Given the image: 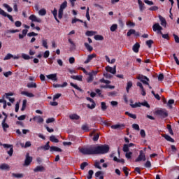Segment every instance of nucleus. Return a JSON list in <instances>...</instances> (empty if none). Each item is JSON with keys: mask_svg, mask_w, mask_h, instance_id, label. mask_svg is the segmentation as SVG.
Wrapping results in <instances>:
<instances>
[{"mask_svg": "<svg viewBox=\"0 0 179 179\" xmlns=\"http://www.w3.org/2000/svg\"><path fill=\"white\" fill-rule=\"evenodd\" d=\"M80 153L83 155H104L108 153L110 147L108 145H91L88 148H79Z\"/></svg>", "mask_w": 179, "mask_h": 179, "instance_id": "nucleus-1", "label": "nucleus"}, {"mask_svg": "<svg viewBox=\"0 0 179 179\" xmlns=\"http://www.w3.org/2000/svg\"><path fill=\"white\" fill-rule=\"evenodd\" d=\"M68 7V1H64L59 6V11H58V17L59 19H62L64 16V10L66 9Z\"/></svg>", "mask_w": 179, "mask_h": 179, "instance_id": "nucleus-2", "label": "nucleus"}, {"mask_svg": "<svg viewBox=\"0 0 179 179\" xmlns=\"http://www.w3.org/2000/svg\"><path fill=\"white\" fill-rule=\"evenodd\" d=\"M155 114L157 115H159L162 118H166L169 115V113H167V110H166L164 109L157 110L155 111Z\"/></svg>", "mask_w": 179, "mask_h": 179, "instance_id": "nucleus-3", "label": "nucleus"}, {"mask_svg": "<svg viewBox=\"0 0 179 179\" xmlns=\"http://www.w3.org/2000/svg\"><path fill=\"white\" fill-rule=\"evenodd\" d=\"M146 160V155L143 152V150L140 151V154L138 157L135 159V162L138 163V162H145Z\"/></svg>", "mask_w": 179, "mask_h": 179, "instance_id": "nucleus-4", "label": "nucleus"}, {"mask_svg": "<svg viewBox=\"0 0 179 179\" xmlns=\"http://www.w3.org/2000/svg\"><path fill=\"white\" fill-rule=\"evenodd\" d=\"M152 30H153V31H157L158 34H162V30H163V27H162V26H160L159 23H155L152 26Z\"/></svg>", "mask_w": 179, "mask_h": 179, "instance_id": "nucleus-5", "label": "nucleus"}, {"mask_svg": "<svg viewBox=\"0 0 179 179\" xmlns=\"http://www.w3.org/2000/svg\"><path fill=\"white\" fill-rule=\"evenodd\" d=\"M2 145L5 149H10V150L7 151L9 156H12V155H13V145L9 144H3Z\"/></svg>", "mask_w": 179, "mask_h": 179, "instance_id": "nucleus-6", "label": "nucleus"}, {"mask_svg": "<svg viewBox=\"0 0 179 179\" xmlns=\"http://www.w3.org/2000/svg\"><path fill=\"white\" fill-rule=\"evenodd\" d=\"M29 20H31L32 22H35L36 23H41L42 22L41 18H38L37 16L33 14L29 17Z\"/></svg>", "mask_w": 179, "mask_h": 179, "instance_id": "nucleus-7", "label": "nucleus"}, {"mask_svg": "<svg viewBox=\"0 0 179 179\" xmlns=\"http://www.w3.org/2000/svg\"><path fill=\"white\" fill-rule=\"evenodd\" d=\"M137 79H138L139 80H141V82H143V83L144 85H149V78H148L146 76H138L137 77Z\"/></svg>", "mask_w": 179, "mask_h": 179, "instance_id": "nucleus-8", "label": "nucleus"}, {"mask_svg": "<svg viewBox=\"0 0 179 179\" xmlns=\"http://www.w3.org/2000/svg\"><path fill=\"white\" fill-rule=\"evenodd\" d=\"M116 68L117 66H114V67H111V66H107L106 67V71L107 72H110V73H113V75H115L116 72H117V70H116Z\"/></svg>", "mask_w": 179, "mask_h": 179, "instance_id": "nucleus-9", "label": "nucleus"}, {"mask_svg": "<svg viewBox=\"0 0 179 179\" xmlns=\"http://www.w3.org/2000/svg\"><path fill=\"white\" fill-rule=\"evenodd\" d=\"M31 162H33V157H30L29 153H27L26 155V159L24 161V166H29V164H30V163H31Z\"/></svg>", "mask_w": 179, "mask_h": 179, "instance_id": "nucleus-10", "label": "nucleus"}, {"mask_svg": "<svg viewBox=\"0 0 179 179\" xmlns=\"http://www.w3.org/2000/svg\"><path fill=\"white\" fill-rule=\"evenodd\" d=\"M96 75H97V71H92L88 73V76H89L87 78L88 83H90V82H93V79H94L93 76H96Z\"/></svg>", "mask_w": 179, "mask_h": 179, "instance_id": "nucleus-11", "label": "nucleus"}, {"mask_svg": "<svg viewBox=\"0 0 179 179\" xmlns=\"http://www.w3.org/2000/svg\"><path fill=\"white\" fill-rule=\"evenodd\" d=\"M132 34H134L136 37H139V32H136L135 29H129V31L127 34V37H129L132 36Z\"/></svg>", "mask_w": 179, "mask_h": 179, "instance_id": "nucleus-12", "label": "nucleus"}, {"mask_svg": "<svg viewBox=\"0 0 179 179\" xmlns=\"http://www.w3.org/2000/svg\"><path fill=\"white\" fill-rule=\"evenodd\" d=\"M34 121L38 122V124H43L44 122V119L41 116H35L33 117Z\"/></svg>", "mask_w": 179, "mask_h": 179, "instance_id": "nucleus-13", "label": "nucleus"}, {"mask_svg": "<svg viewBox=\"0 0 179 179\" xmlns=\"http://www.w3.org/2000/svg\"><path fill=\"white\" fill-rule=\"evenodd\" d=\"M96 57H97V55H96V53L88 55L87 60L84 63L89 64V62H90V61H92L93 58H96Z\"/></svg>", "mask_w": 179, "mask_h": 179, "instance_id": "nucleus-14", "label": "nucleus"}, {"mask_svg": "<svg viewBox=\"0 0 179 179\" xmlns=\"http://www.w3.org/2000/svg\"><path fill=\"white\" fill-rule=\"evenodd\" d=\"M46 78H48V79H50V80H53V82H57L58 79L57 78V73L48 75L46 76Z\"/></svg>", "mask_w": 179, "mask_h": 179, "instance_id": "nucleus-15", "label": "nucleus"}, {"mask_svg": "<svg viewBox=\"0 0 179 179\" xmlns=\"http://www.w3.org/2000/svg\"><path fill=\"white\" fill-rule=\"evenodd\" d=\"M159 19L161 22V25L164 26V27H166L167 26V22H166V19L163 17L162 15H159Z\"/></svg>", "mask_w": 179, "mask_h": 179, "instance_id": "nucleus-16", "label": "nucleus"}, {"mask_svg": "<svg viewBox=\"0 0 179 179\" xmlns=\"http://www.w3.org/2000/svg\"><path fill=\"white\" fill-rule=\"evenodd\" d=\"M125 127L124 124H115L112 125L110 128L112 129H122Z\"/></svg>", "mask_w": 179, "mask_h": 179, "instance_id": "nucleus-17", "label": "nucleus"}, {"mask_svg": "<svg viewBox=\"0 0 179 179\" xmlns=\"http://www.w3.org/2000/svg\"><path fill=\"white\" fill-rule=\"evenodd\" d=\"M45 169L43 166H37L34 169V173H38V171H44Z\"/></svg>", "mask_w": 179, "mask_h": 179, "instance_id": "nucleus-18", "label": "nucleus"}, {"mask_svg": "<svg viewBox=\"0 0 179 179\" xmlns=\"http://www.w3.org/2000/svg\"><path fill=\"white\" fill-rule=\"evenodd\" d=\"M21 94H22L23 96H27V97H34V94L33 93L26 91L21 92Z\"/></svg>", "mask_w": 179, "mask_h": 179, "instance_id": "nucleus-19", "label": "nucleus"}, {"mask_svg": "<svg viewBox=\"0 0 179 179\" xmlns=\"http://www.w3.org/2000/svg\"><path fill=\"white\" fill-rule=\"evenodd\" d=\"M162 136H163V138H164L166 141H168V142L174 143V139H173V138H171V136H170L167 134H162Z\"/></svg>", "mask_w": 179, "mask_h": 179, "instance_id": "nucleus-20", "label": "nucleus"}, {"mask_svg": "<svg viewBox=\"0 0 179 179\" xmlns=\"http://www.w3.org/2000/svg\"><path fill=\"white\" fill-rule=\"evenodd\" d=\"M68 41L71 44V50H76V45L75 44L73 41H72V39L71 38H69Z\"/></svg>", "mask_w": 179, "mask_h": 179, "instance_id": "nucleus-21", "label": "nucleus"}, {"mask_svg": "<svg viewBox=\"0 0 179 179\" xmlns=\"http://www.w3.org/2000/svg\"><path fill=\"white\" fill-rule=\"evenodd\" d=\"M69 117L70 120H78L80 118V116H79L75 113L69 115Z\"/></svg>", "mask_w": 179, "mask_h": 179, "instance_id": "nucleus-22", "label": "nucleus"}, {"mask_svg": "<svg viewBox=\"0 0 179 179\" xmlns=\"http://www.w3.org/2000/svg\"><path fill=\"white\" fill-rule=\"evenodd\" d=\"M50 152H62V150L58 147L52 146L50 148Z\"/></svg>", "mask_w": 179, "mask_h": 179, "instance_id": "nucleus-23", "label": "nucleus"}, {"mask_svg": "<svg viewBox=\"0 0 179 179\" xmlns=\"http://www.w3.org/2000/svg\"><path fill=\"white\" fill-rule=\"evenodd\" d=\"M71 78L74 80H79L80 82H82V79H83V76H71Z\"/></svg>", "mask_w": 179, "mask_h": 179, "instance_id": "nucleus-24", "label": "nucleus"}, {"mask_svg": "<svg viewBox=\"0 0 179 179\" xmlns=\"http://www.w3.org/2000/svg\"><path fill=\"white\" fill-rule=\"evenodd\" d=\"M141 47V45H139V43H136V44L134 45L133 46V51L134 52H139V48Z\"/></svg>", "mask_w": 179, "mask_h": 179, "instance_id": "nucleus-25", "label": "nucleus"}, {"mask_svg": "<svg viewBox=\"0 0 179 179\" xmlns=\"http://www.w3.org/2000/svg\"><path fill=\"white\" fill-rule=\"evenodd\" d=\"M50 148H51V147L50 146V141H48V142L46 143L45 145H43V146H41V148H38V150L39 149H43V150H48L50 149Z\"/></svg>", "mask_w": 179, "mask_h": 179, "instance_id": "nucleus-26", "label": "nucleus"}, {"mask_svg": "<svg viewBox=\"0 0 179 179\" xmlns=\"http://www.w3.org/2000/svg\"><path fill=\"white\" fill-rule=\"evenodd\" d=\"M52 15L55 19V20L59 23V19L57 17V15H58V10H57V8H54L53 11H52Z\"/></svg>", "mask_w": 179, "mask_h": 179, "instance_id": "nucleus-27", "label": "nucleus"}, {"mask_svg": "<svg viewBox=\"0 0 179 179\" xmlns=\"http://www.w3.org/2000/svg\"><path fill=\"white\" fill-rule=\"evenodd\" d=\"M10 167L7 164H2L0 165L1 170H9Z\"/></svg>", "mask_w": 179, "mask_h": 179, "instance_id": "nucleus-28", "label": "nucleus"}, {"mask_svg": "<svg viewBox=\"0 0 179 179\" xmlns=\"http://www.w3.org/2000/svg\"><path fill=\"white\" fill-rule=\"evenodd\" d=\"M138 3L139 5V9L142 12V10L145 9V3H143L141 0H138Z\"/></svg>", "mask_w": 179, "mask_h": 179, "instance_id": "nucleus-29", "label": "nucleus"}, {"mask_svg": "<svg viewBox=\"0 0 179 179\" xmlns=\"http://www.w3.org/2000/svg\"><path fill=\"white\" fill-rule=\"evenodd\" d=\"M38 15L40 16H45V15H47V10H45V8H42L38 11Z\"/></svg>", "mask_w": 179, "mask_h": 179, "instance_id": "nucleus-30", "label": "nucleus"}, {"mask_svg": "<svg viewBox=\"0 0 179 179\" xmlns=\"http://www.w3.org/2000/svg\"><path fill=\"white\" fill-rule=\"evenodd\" d=\"M130 106L131 108H136L138 107H141V102H136L135 103H132V101H131Z\"/></svg>", "mask_w": 179, "mask_h": 179, "instance_id": "nucleus-31", "label": "nucleus"}, {"mask_svg": "<svg viewBox=\"0 0 179 179\" xmlns=\"http://www.w3.org/2000/svg\"><path fill=\"white\" fill-rule=\"evenodd\" d=\"M114 162H117V163H122V164H124L125 163V160L124 159H118L117 157H113Z\"/></svg>", "mask_w": 179, "mask_h": 179, "instance_id": "nucleus-32", "label": "nucleus"}, {"mask_svg": "<svg viewBox=\"0 0 179 179\" xmlns=\"http://www.w3.org/2000/svg\"><path fill=\"white\" fill-rule=\"evenodd\" d=\"M27 106V100L24 99L22 101V108H21V111H24V110H26Z\"/></svg>", "mask_w": 179, "mask_h": 179, "instance_id": "nucleus-33", "label": "nucleus"}, {"mask_svg": "<svg viewBox=\"0 0 179 179\" xmlns=\"http://www.w3.org/2000/svg\"><path fill=\"white\" fill-rule=\"evenodd\" d=\"M101 89H115V87L113 85H100Z\"/></svg>", "mask_w": 179, "mask_h": 179, "instance_id": "nucleus-34", "label": "nucleus"}, {"mask_svg": "<svg viewBox=\"0 0 179 179\" xmlns=\"http://www.w3.org/2000/svg\"><path fill=\"white\" fill-rule=\"evenodd\" d=\"M50 142H54L55 143H58L59 142V140L58 138H56L55 136H51L50 137Z\"/></svg>", "mask_w": 179, "mask_h": 179, "instance_id": "nucleus-35", "label": "nucleus"}, {"mask_svg": "<svg viewBox=\"0 0 179 179\" xmlns=\"http://www.w3.org/2000/svg\"><path fill=\"white\" fill-rule=\"evenodd\" d=\"M94 40L101 41L104 40V37L103 36H101V35H95L94 36Z\"/></svg>", "mask_w": 179, "mask_h": 179, "instance_id": "nucleus-36", "label": "nucleus"}, {"mask_svg": "<svg viewBox=\"0 0 179 179\" xmlns=\"http://www.w3.org/2000/svg\"><path fill=\"white\" fill-rule=\"evenodd\" d=\"M12 176L15 178H23L24 177L23 173H13Z\"/></svg>", "mask_w": 179, "mask_h": 179, "instance_id": "nucleus-37", "label": "nucleus"}, {"mask_svg": "<svg viewBox=\"0 0 179 179\" xmlns=\"http://www.w3.org/2000/svg\"><path fill=\"white\" fill-rule=\"evenodd\" d=\"M3 6L4 8H6V9H7L8 12H12V10H13V8H12V7H10V6H9L6 3H3Z\"/></svg>", "mask_w": 179, "mask_h": 179, "instance_id": "nucleus-38", "label": "nucleus"}, {"mask_svg": "<svg viewBox=\"0 0 179 179\" xmlns=\"http://www.w3.org/2000/svg\"><path fill=\"white\" fill-rule=\"evenodd\" d=\"M132 82L131 81H129L127 84V87H126V90L127 92V93H129V89L132 87Z\"/></svg>", "mask_w": 179, "mask_h": 179, "instance_id": "nucleus-39", "label": "nucleus"}, {"mask_svg": "<svg viewBox=\"0 0 179 179\" xmlns=\"http://www.w3.org/2000/svg\"><path fill=\"white\" fill-rule=\"evenodd\" d=\"M94 34H97V32L94 31H87L86 32V36H94Z\"/></svg>", "mask_w": 179, "mask_h": 179, "instance_id": "nucleus-40", "label": "nucleus"}, {"mask_svg": "<svg viewBox=\"0 0 179 179\" xmlns=\"http://www.w3.org/2000/svg\"><path fill=\"white\" fill-rule=\"evenodd\" d=\"M42 45H43V47L46 48V50H48V43H47V39H43L42 40Z\"/></svg>", "mask_w": 179, "mask_h": 179, "instance_id": "nucleus-41", "label": "nucleus"}, {"mask_svg": "<svg viewBox=\"0 0 179 179\" xmlns=\"http://www.w3.org/2000/svg\"><path fill=\"white\" fill-rule=\"evenodd\" d=\"M122 150H123V152H124L126 153L129 152V145H128L127 144H124L123 145Z\"/></svg>", "mask_w": 179, "mask_h": 179, "instance_id": "nucleus-42", "label": "nucleus"}, {"mask_svg": "<svg viewBox=\"0 0 179 179\" xmlns=\"http://www.w3.org/2000/svg\"><path fill=\"white\" fill-rule=\"evenodd\" d=\"M6 95L7 96L6 99H8L9 100V101H10V103L15 102V98H10V97L8 96H12V94L6 93Z\"/></svg>", "mask_w": 179, "mask_h": 179, "instance_id": "nucleus-43", "label": "nucleus"}, {"mask_svg": "<svg viewBox=\"0 0 179 179\" xmlns=\"http://www.w3.org/2000/svg\"><path fill=\"white\" fill-rule=\"evenodd\" d=\"M126 115H128L130 117V118H133V120H136V115L131 114L129 112H125Z\"/></svg>", "mask_w": 179, "mask_h": 179, "instance_id": "nucleus-44", "label": "nucleus"}, {"mask_svg": "<svg viewBox=\"0 0 179 179\" xmlns=\"http://www.w3.org/2000/svg\"><path fill=\"white\" fill-rule=\"evenodd\" d=\"M85 46L87 48V50H88L90 51V52H92V51H93V47H92L90 45H89V43H85Z\"/></svg>", "mask_w": 179, "mask_h": 179, "instance_id": "nucleus-45", "label": "nucleus"}, {"mask_svg": "<svg viewBox=\"0 0 179 179\" xmlns=\"http://www.w3.org/2000/svg\"><path fill=\"white\" fill-rule=\"evenodd\" d=\"M141 106H143V107H147V108H150V105H149V103H148V101H144V102L140 103V107Z\"/></svg>", "mask_w": 179, "mask_h": 179, "instance_id": "nucleus-46", "label": "nucleus"}, {"mask_svg": "<svg viewBox=\"0 0 179 179\" xmlns=\"http://www.w3.org/2000/svg\"><path fill=\"white\" fill-rule=\"evenodd\" d=\"M101 108L103 111H106L107 110V105L105 102H101Z\"/></svg>", "mask_w": 179, "mask_h": 179, "instance_id": "nucleus-47", "label": "nucleus"}, {"mask_svg": "<svg viewBox=\"0 0 179 179\" xmlns=\"http://www.w3.org/2000/svg\"><path fill=\"white\" fill-rule=\"evenodd\" d=\"M100 83H105L106 85H110L111 83V81L105 80L104 78H102L99 80Z\"/></svg>", "mask_w": 179, "mask_h": 179, "instance_id": "nucleus-48", "label": "nucleus"}, {"mask_svg": "<svg viewBox=\"0 0 179 179\" xmlns=\"http://www.w3.org/2000/svg\"><path fill=\"white\" fill-rule=\"evenodd\" d=\"M93 174H94L93 170H90L88 172V175L87 176V178L92 179V178L93 177Z\"/></svg>", "mask_w": 179, "mask_h": 179, "instance_id": "nucleus-49", "label": "nucleus"}, {"mask_svg": "<svg viewBox=\"0 0 179 179\" xmlns=\"http://www.w3.org/2000/svg\"><path fill=\"white\" fill-rule=\"evenodd\" d=\"M27 87H29V89L31 88V87H37V85L34 83H28L27 84Z\"/></svg>", "mask_w": 179, "mask_h": 179, "instance_id": "nucleus-50", "label": "nucleus"}, {"mask_svg": "<svg viewBox=\"0 0 179 179\" xmlns=\"http://www.w3.org/2000/svg\"><path fill=\"white\" fill-rule=\"evenodd\" d=\"M13 57V55L8 53L7 55L4 57V61H8V59H10V58Z\"/></svg>", "mask_w": 179, "mask_h": 179, "instance_id": "nucleus-51", "label": "nucleus"}, {"mask_svg": "<svg viewBox=\"0 0 179 179\" xmlns=\"http://www.w3.org/2000/svg\"><path fill=\"white\" fill-rule=\"evenodd\" d=\"M125 157L127 158L128 160L132 157V152H127L125 154Z\"/></svg>", "mask_w": 179, "mask_h": 179, "instance_id": "nucleus-52", "label": "nucleus"}, {"mask_svg": "<svg viewBox=\"0 0 179 179\" xmlns=\"http://www.w3.org/2000/svg\"><path fill=\"white\" fill-rule=\"evenodd\" d=\"M1 125L4 132H6V129L9 128V124H7L6 123H1Z\"/></svg>", "mask_w": 179, "mask_h": 179, "instance_id": "nucleus-53", "label": "nucleus"}, {"mask_svg": "<svg viewBox=\"0 0 179 179\" xmlns=\"http://www.w3.org/2000/svg\"><path fill=\"white\" fill-rule=\"evenodd\" d=\"M174 103V100L173 99H170L169 101H168V106L169 107V108H173V106H171L173 103Z\"/></svg>", "mask_w": 179, "mask_h": 179, "instance_id": "nucleus-54", "label": "nucleus"}, {"mask_svg": "<svg viewBox=\"0 0 179 179\" xmlns=\"http://www.w3.org/2000/svg\"><path fill=\"white\" fill-rule=\"evenodd\" d=\"M132 128H133V129H135L136 131H139V129H141L139 128V124H133Z\"/></svg>", "mask_w": 179, "mask_h": 179, "instance_id": "nucleus-55", "label": "nucleus"}, {"mask_svg": "<svg viewBox=\"0 0 179 179\" xmlns=\"http://www.w3.org/2000/svg\"><path fill=\"white\" fill-rule=\"evenodd\" d=\"M167 129L169 130V134L171 135H174V133L173 132V129H171V125L167 124Z\"/></svg>", "mask_w": 179, "mask_h": 179, "instance_id": "nucleus-56", "label": "nucleus"}, {"mask_svg": "<svg viewBox=\"0 0 179 179\" xmlns=\"http://www.w3.org/2000/svg\"><path fill=\"white\" fill-rule=\"evenodd\" d=\"M83 131H85V132H89V127L87 124H84L82 126Z\"/></svg>", "mask_w": 179, "mask_h": 179, "instance_id": "nucleus-57", "label": "nucleus"}, {"mask_svg": "<svg viewBox=\"0 0 179 179\" xmlns=\"http://www.w3.org/2000/svg\"><path fill=\"white\" fill-rule=\"evenodd\" d=\"M117 25L116 24H113L110 27V31H115L117 30Z\"/></svg>", "mask_w": 179, "mask_h": 179, "instance_id": "nucleus-58", "label": "nucleus"}, {"mask_svg": "<svg viewBox=\"0 0 179 179\" xmlns=\"http://www.w3.org/2000/svg\"><path fill=\"white\" fill-rule=\"evenodd\" d=\"M94 167H96V169H99V170H101V166H100V162L96 161L94 163Z\"/></svg>", "mask_w": 179, "mask_h": 179, "instance_id": "nucleus-59", "label": "nucleus"}, {"mask_svg": "<svg viewBox=\"0 0 179 179\" xmlns=\"http://www.w3.org/2000/svg\"><path fill=\"white\" fill-rule=\"evenodd\" d=\"M127 26H129L130 27H134L135 26V23L131 22V21H127L126 22Z\"/></svg>", "mask_w": 179, "mask_h": 179, "instance_id": "nucleus-60", "label": "nucleus"}, {"mask_svg": "<svg viewBox=\"0 0 179 179\" xmlns=\"http://www.w3.org/2000/svg\"><path fill=\"white\" fill-rule=\"evenodd\" d=\"M152 43H153V41L152 40H148L146 41V45L149 47V48H152Z\"/></svg>", "mask_w": 179, "mask_h": 179, "instance_id": "nucleus-61", "label": "nucleus"}, {"mask_svg": "<svg viewBox=\"0 0 179 179\" xmlns=\"http://www.w3.org/2000/svg\"><path fill=\"white\" fill-rule=\"evenodd\" d=\"M88 165H89V164H87V162L82 163L80 165L81 170H85V167H86V166H88Z\"/></svg>", "mask_w": 179, "mask_h": 179, "instance_id": "nucleus-62", "label": "nucleus"}, {"mask_svg": "<svg viewBox=\"0 0 179 179\" xmlns=\"http://www.w3.org/2000/svg\"><path fill=\"white\" fill-rule=\"evenodd\" d=\"M3 75L6 78H8V76H12V71H7L3 73Z\"/></svg>", "mask_w": 179, "mask_h": 179, "instance_id": "nucleus-63", "label": "nucleus"}, {"mask_svg": "<svg viewBox=\"0 0 179 179\" xmlns=\"http://www.w3.org/2000/svg\"><path fill=\"white\" fill-rule=\"evenodd\" d=\"M22 57L24 59H30V56H29L28 55H26L24 53L22 54Z\"/></svg>", "mask_w": 179, "mask_h": 179, "instance_id": "nucleus-64", "label": "nucleus"}]
</instances>
